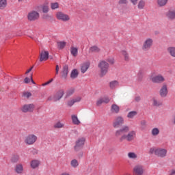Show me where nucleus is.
<instances>
[{
    "mask_svg": "<svg viewBox=\"0 0 175 175\" xmlns=\"http://www.w3.org/2000/svg\"><path fill=\"white\" fill-rule=\"evenodd\" d=\"M133 5H137V1L139 0H130Z\"/></svg>",
    "mask_w": 175,
    "mask_h": 175,
    "instance_id": "nucleus-55",
    "label": "nucleus"
},
{
    "mask_svg": "<svg viewBox=\"0 0 175 175\" xmlns=\"http://www.w3.org/2000/svg\"><path fill=\"white\" fill-rule=\"evenodd\" d=\"M58 73H59V66L56 65V67H55V75H58Z\"/></svg>",
    "mask_w": 175,
    "mask_h": 175,
    "instance_id": "nucleus-52",
    "label": "nucleus"
},
{
    "mask_svg": "<svg viewBox=\"0 0 175 175\" xmlns=\"http://www.w3.org/2000/svg\"><path fill=\"white\" fill-rule=\"evenodd\" d=\"M90 68V62H87L81 64V73H85Z\"/></svg>",
    "mask_w": 175,
    "mask_h": 175,
    "instance_id": "nucleus-20",
    "label": "nucleus"
},
{
    "mask_svg": "<svg viewBox=\"0 0 175 175\" xmlns=\"http://www.w3.org/2000/svg\"><path fill=\"white\" fill-rule=\"evenodd\" d=\"M169 0H157V4L159 8H163L167 5Z\"/></svg>",
    "mask_w": 175,
    "mask_h": 175,
    "instance_id": "nucleus-22",
    "label": "nucleus"
},
{
    "mask_svg": "<svg viewBox=\"0 0 175 175\" xmlns=\"http://www.w3.org/2000/svg\"><path fill=\"white\" fill-rule=\"evenodd\" d=\"M40 16V15L38 11L33 10L28 13L27 20H29V21H36V20H39Z\"/></svg>",
    "mask_w": 175,
    "mask_h": 175,
    "instance_id": "nucleus-11",
    "label": "nucleus"
},
{
    "mask_svg": "<svg viewBox=\"0 0 175 175\" xmlns=\"http://www.w3.org/2000/svg\"><path fill=\"white\" fill-rule=\"evenodd\" d=\"M64 95H65V91H64L62 89L59 90L55 93L54 95L49 96L48 100L52 102H58V100H61V99H62Z\"/></svg>",
    "mask_w": 175,
    "mask_h": 175,
    "instance_id": "nucleus-3",
    "label": "nucleus"
},
{
    "mask_svg": "<svg viewBox=\"0 0 175 175\" xmlns=\"http://www.w3.org/2000/svg\"><path fill=\"white\" fill-rule=\"evenodd\" d=\"M118 82L117 81H113L109 83V87L111 90H114L115 87H118Z\"/></svg>",
    "mask_w": 175,
    "mask_h": 175,
    "instance_id": "nucleus-40",
    "label": "nucleus"
},
{
    "mask_svg": "<svg viewBox=\"0 0 175 175\" xmlns=\"http://www.w3.org/2000/svg\"><path fill=\"white\" fill-rule=\"evenodd\" d=\"M31 81V83H33V84H35L33 79H32V75H30V79L28 77H26L24 80V82L25 83V84H28V83H30Z\"/></svg>",
    "mask_w": 175,
    "mask_h": 175,
    "instance_id": "nucleus-43",
    "label": "nucleus"
},
{
    "mask_svg": "<svg viewBox=\"0 0 175 175\" xmlns=\"http://www.w3.org/2000/svg\"><path fill=\"white\" fill-rule=\"evenodd\" d=\"M72 122L74 125H80V120H79V118L76 115L71 116Z\"/></svg>",
    "mask_w": 175,
    "mask_h": 175,
    "instance_id": "nucleus-25",
    "label": "nucleus"
},
{
    "mask_svg": "<svg viewBox=\"0 0 175 175\" xmlns=\"http://www.w3.org/2000/svg\"><path fill=\"white\" fill-rule=\"evenodd\" d=\"M85 144V138L84 137H81L77 139L75 142V145L74 146V150L77 152L80 151L83 147H84V144Z\"/></svg>",
    "mask_w": 175,
    "mask_h": 175,
    "instance_id": "nucleus-8",
    "label": "nucleus"
},
{
    "mask_svg": "<svg viewBox=\"0 0 175 175\" xmlns=\"http://www.w3.org/2000/svg\"><path fill=\"white\" fill-rule=\"evenodd\" d=\"M53 128H55V129H61L62 128H65V123H62L60 121H58L54 124Z\"/></svg>",
    "mask_w": 175,
    "mask_h": 175,
    "instance_id": "nucleus-23",
    "label": "nucleus"
},
{
    "mask_svg": "<svg viewBox=\"0 0 175 175\" xmlns=\"http://www.w3.org/2000/svg\"><path fill=\"white\" fill-rule=\"evenodd\" d=\"M100 51V49L98 47V46H92L89 49V53H99Z\"/></svg>",
    "mask_w": 175,
    "mask_h": 175,
    "instance_id": "nucleus-27",
    "label": "nucleus"
},
{
    "mask_svg": "<svg viewBox=\"0 0 175 175\" xmlns=\"http://www.w3.org/2000/svg\"><path fill=\"white\" fill-rule=\"evenodd\" d=\"M137 115V112L136 111H132L128 113L127 117L128 118H133Z\"/></svg>",
    "mask_w": 175,
    "mask_h": 175,
    "instance_id": "nucleus-42",
    "label": "nucleus"
},
{
    "mask_svg": "<svg viewBox=\"0 0 175 175\" xmlns=\"http://www.w3.org/2000/svg\"><path fill=\"white\" fill-rule=\"evenodd\" d=\"M150 80L152 83H154L156 84H161L165 81V77L163 75L159 74L157 75H155V72H152L150 74Z\"/></svg>",
    "mask_w": 175,
    "mask_h": 175,
    "instance_id": "nucleus-5",
    "label": "nucleus"
},
{
    "mask_svg": "<svg viewBox=\"0 0 175 175\" xmlns=\"http://www.w3.org/2000/svg\"><path fill=\"white\" fill-rule=\"evenodd\" d=\"M23 96L28 99V98H31V96H32V94H31V92H25L23 93Z\"/></svg>",
    "mask_w": 175,
    "mask_h": 175,
    "instance_id": "nucleus-46",
    "label": "nucleus"
},
{
    "mask_svg": "<svg viewBox=\"0 0 175 175\" xmlns=\"http://www.w3.org/2000/svg\"><path fill=\"white\" fill-rule=\"evenodd\" d=\"M73 99H74L75 103H77V102H80V100H81V97H77V98H73Z\"/></svg>",
    "mask_w": 175,
    "mask_h": 175,
    "instance_id": "nucleus-53",
    "label": "nucleus"
},
{
    "mask_svg": "<svg viewBox=\"0 0 175 175\" xmlns=\"http://www.w3.org/2000/svg\"><path fill=\"white\" fill-rule=\"evenodd\" d=\"M149 154H154L158 158H165L167 155V150L163 148L152 147L149 149Z\"/></svg>",
    "mask_w": 175,
    "mask_h": 175,
    "instance_id": "nucleus-2",
    "label": "nucleus"
},
{
    "mask_svg": "<svg viewBox=\"0 0 175 175\" xmlns=\"http://www.w3.org/2000/svg\"><path fill=\"white\" fill-rule=\"evenodd\" d=\"M70 53L73 57H77V54L79 53V49L77 47L71 46Z\"/></svg>",
    "mask_w": 175,
    "mask_h": 175,
    "instance_id": "nucleus-24",
    "label": "nucleus"
},
{
    "mask_svg": "<svg viewBox=\"0 0 175 175\" xmlns=\"http://www.w3.org/2000/svg\"><path fill=\"white\" fill-rule=\"evenodd\" d=\"M61 175H70V174L69 172H63Z\"/></svg>",
    "mask_w": 175,
    "mask_h": 175,
    "instance_id": "nucleus-58",
    "label": "nucleus"
},
{
    "mask_svg": "<svg viewBox=\"0 0 175 175\" xmlns=\"http://www.w3.org/2000/svg\"><path fill=\"white\" fill-rule=\"evenodd\" d=\"M66 46V42H57V49L59 50H62L65 49V46Z\"/></svg>",
    "mask_w": 175,
    "mask_h": 175,
    "instance_id": "nucleus-37",
    "label": "nucleus"
},
{
    "mask_svg": "<svg viewBox=\"0 0 175 175\" xmlns=\"http://www.w3.org/2000/svg\"><path fill=\"white\" fill-rule=\"evenodd\" d=\"M154 46V39L151 38H146L142 44V50L143 51H148Z\"/></svg>",
    "mask_w": 175,
    "mask_h": 175,
    "instance_id": "nucleus-6",
    "label": "nucleus"
},
{
    "mask_svg": "<svg viewBox=\"0 0 175 175\" xmlns=\"http://www.w3.org/2000/svg\"><path fill=\"white\" fill-rule=\"evenodd\" d=\"M120 54L124 57V61H129V54L126 51H120Z\"/></svg>",
    "mask_w": 175,
    "mask_h": 175,
    "instance_id": "nucleus-33",
    "label": "nucleus"
},
{
    "mask_svg": "<svg viewBox=\"0 0 175 175\" xmlns=\"http://www.w3.org/2000/svg\"><path fill=\"white\" fill-rule=\"evenodd\" d=\"M140 97L139 96H137V97H135V102H140Z\"/></svg>",
    "mask_w": 175,
    "mask_h": 175,
    "instance_id": "nucleus-56",
    "label": "nucleus"
},
{
    "mask_svg": "<svg viewBox=\"0 0 175 175\" xmlns=\"http://www.w3.org/2000/svg\"><path fill=\"white\" fill-rule=\"evenodd\" d=\"M128 0H119L118 5H126Z\"/></svg>",
    "mask_w": 175,
    "mask_h": 175,
    "instance_id": "nucleus-47",
    "label": "nucleus"
},
{
    "mask_svg": "<svg viewBox=\"0 0 175 175\" xmlns=\"http://www.w3.org/2000/svg\"><path fill=\"white\" fill-rule=\"evenodd\" d=\"M144 6H146V1H144V0H140L137 5L138 9L142 10V9H144Z\"/></svg>",
    "mask_w": 175,
    "mask_h": 175,
    "instance_id": "nucleus-36",
    "label": "nucleus"
},
{
    "mask_svg": "<svg viewBox=\"0 0 175 175\" xmlns=\"http://www.w3.org/2000/svg\"><path fill=\"white\" fill-rule=\"evenodd\" d=\"M77 76H79V70L77 69L72 70L70 74L71 79H76Z\"/></svg>",
    "mask_w": 175,
    "mask_h": 175,
    "instance_id": "nucleus-34",
    "label": "nucleus"
},
{
    "mask_svg": "<svg viewBox=\"0 0 175 175\" xmlns=\"http://www.w3.org/2000/svg\"><path fill=\"white\" fill-rule=\"evenodd\" d=\"M56 18L57 20H59L60 21H64V23H66L67 21H69V20H70V16H69V15L66 14H64L62 12H57Z\"/></svg>",
    "mask_w": 175,
    "mask_h": 175,
    "instance_id": "nucleus-12",
    "label": "nucleus"
},
{
    "mask_svg": "<svg viewBox=\"0 0 175 175\" xmlns=\"http://www.w3.org/2000/svg\"><path fill=\"white\" fill-rule=\"evenodd\" d=\"M14 172L16 174H23L24 173V165L22 163H18L15 165Z\"/></svg>",
    "mask_w": 175,
    "mask_h": 175,
    "instance_id": "nucleus-16",
    "label": "nucleus"
},
{
    "mask_svg": "<svg viewBox=\"0 0 175 175\" xmlns=\"http://www.w3.org/2000/svg\"><path fill=\"white\" fill-rule=\"evenodd\" d=\"M39 165H40V161L39 160H32L30 162L31 169H36V167H39Z\"/></svg>",
    "mask_w": 175,
    "mask_h": 175,
    "instance_id": "nucleus-21",
    "label": "nucleus"
},
{
    "mask_svg": "<svg viewBox=\"0 0 175 175\" xmlns=\"http://www.w3.org/2000/svg\"><path fill=\"white\" fill-rule=\"evenodd\" d=\"M42 12H43V13H48L49 12V6H43Z\"/></svg>",
    "mask_w": 175,
    "mask_h": 175,
    "instance_id": "nucleus-49",
    "label": "nucleus"
},
{
    "mask_svg": "<svg viewBox=\"0 0 175 175\" xmlns=\"http://www.w3.org/2000/svg\"><path fill=\"white\" fill-rule=\"evenodd\" d=\"M44 85H47V84H46V83L42 84V86L44 87Z\"/></svg>",
    "mask_w": 175,
    "mask_h": 175,
    "instance_id": "nucleus-61",
    "label": "nucleus"
},
{
    "mask_svg": "<svg viewBox=\"0 0 175 175\" xmlns=\"http://www.w3.org/2000/svg\"><path fill=\"white\" fill-rule=\"evenodd\" d=\"M169 175H175V169H172L168 172Z\"/></svg>",
    "mask_w": 175,
    "mask_h": 175,
    "instance_id": "nucleus-51",
    "label": "nucleus"
},
{
    "mask_svg": "<svg viewBox=\"0 0 175 175\" xmlns=\"http://www.w3.org/2000/svg\"><path fill=\"white\" fill-rule=\"evenodd\" d=\"M53 79H51V80L48 81L47 82H46L45 83L46 84V85H49V84H50V83H53Z\"/></svg>",
    "mask_w": 175,
    "mask_h": 175,
    "instance_id": "nucleus-57",
    "label": "nucleus"
},
{
    "mask_svg": "<svg viewBox=\"0 0 175 175\" xmlns=\"http://www.w3.org/2000/svg\"><path fill=\"white\" fill-rule=\"evenodd\" d=\"M35 110V105L33 104H26L21 108L23 113H32Z\"/></svg>",
    "mask_w": 175,
    "mask_h": 175,
    "instance_id": "nucleus-13",
    "label": "nucleus"
},
{
    "mask_svg": "<svg viewBox=\"0 0 175 175\" xmlns=\"http://www.w3.org/2000/svg\"><path fill=\"white\" fill-rule=\"evenodd\" d=\"M169 91L167 90V85L163 84L160 90H159V95L161 98H166L167 96Z\"/></svg>",
    "mask_w": 175,
    "mask_h": 175,
    "instance_id": "nucleus-15",
    "label": "nucleus"
},
{
    "mask_svg": "<svg viewBox=\"0 0 175 175\" xmlns=\"http://www.w3.org/2000/svg\"><path fill=\"white\" fill-rule=\"evenodd\" d=\"M107 62H109V64H110V65H113L114 62H115V60H114V58L113 57H108L107 59Z\"/></svg>",
    "mask_w": 175,
    "mask_h": 175,
    "instance_id": "nucleus-44",
    "label": "nucleus"
},
{
    "mask_svg": "<svg viewBox=\"0 0 175 175\" xmlns=\"http://www.w3.org/2000/svg\"><path fill=\"white\" fill-rule=\"evenodd\" d=\"M58 8H59V3L57 2L51 3V9H52V10H55V9H58Z\"/></svg>",
    "mask_w": 175,
    "mask_h": 175,
    "instance_id": "nucleus-39",
    "label": "nucleus"
},
{
    "mask_svg": "<svg viewBox=\"0 0 175 175\" xmlns=\"http://www.w3.org/2000/svg\"><path fill=\"white\" fill-rule=\"evenodd\" d=\"M167 53L172 58H175V46H170L167 48Z\"/></svg>",
    "mask_w": 175,
    "mask_h": 175,
    "instance_id": "nucleus-18",
    "label": "nucleus"
},
{
    "mask_svg": "<svg viewBox=\"0 0 175 175\" xmlns=\"http://www.w3.org/2000/svg\"><path fill=\"white\" fill-rule=\"evenodd\" d=\"M127 157L129 159H133V160L137 159V154H136V152H128Z\"/></svg>",
    "mask_w": 175,
    "mask_h": 175,
    "instance_id": "nucleus-26",
    "label": "nucleus"
},
{
    "mask_svg": "<svg viewBox=\"0 0 175 175\" xmlns=\"http://www.w3.org/2000/svg\"><path fill=\"white\" fill-rule=\"evenodd\" d=\"M124 124H125L124 117L122 116H118L113 120V128H120V126H122V125H124Z\"/></svg>",
    "mask_w": 175,
    "mask_h": 175,
    "instance_id": "nucleus-9",
    "label": "nucleus"
},
{
    "mask_svg": "<svg viewBox=\"0 0 175 175\" xmlns=\"http://www.w3.org/2000/svg\"><path fill=\"white\" fill-rule=\"evenodd\" d=\"M102 103H104L103 98H99V99L97 100V102H96V105H97L98 106H100V105H102Z\"/></svg>",
    "mask_w": 175,
    "mask_h": 175,
    "instance_id": "nucleus-50",
    "label": "nucleus"
},
{
    "mask_svg": "<svg viewBox=\"0 0 175 175\" xmlns=\"http://www.w3.org/2000/svg\"><path fill=\"white\" fill-rule=\"evenodd\" d=\"M33 69V66L31 67L29 70L26 71L25 75H28V73H30Z\"/></svg>",
    "mask_w": 175,
    "mask_h": 175,
    "instance_id": "nucleus-54",
    "label": "nucleus"
},
{
    "mask_svg": "<svg viewBox=\"0 0 175 175\" xmlns=\"http://www.w3.org/2000/svg\"><path fill=\"white\" fill-rule=\"evenodd\" d=\"M173 124H175V115H174V119H173Z\"/></svg>",
    "mask_w": 175,
    "mask_h": 175,
    "instance_id": "nucleus-59",
    "label": "nucleus"
},
{
    "mask_svg": "<svg viewBox=\"0 0 175 175\" xmlns=\"http://www.w3.org/2000/svg\"><path fill=\"white\" fill-rule=\"evenodd\" d=\"M100 69V76L103 77V76H106L107 72H109V63L106 61H101L98 65Z\"/></svg>",
    "mask_w": 175,
    "mask_h": 175,
    "instance_id": "nucleus-4",
    "label": "nucleus"
},
{
    "mask_svg": "<svg viewBox=\"0 0 175 175\" xmlns=\"http://www.w3.org/2000/svg\"><path fill=\"white\" fill-rule=\"evenodd\" d=\"M6 6H8V0H0V10L6 9Z\"/></svg>",
    "mask_w": 175,
    "mask_h": 175,
    "instance_id": "nucleus-30",
    "label": "nucleus"
},
{
    "mask_svg": "<svg viewBox=\"0 0 175 175\" xmlns=\"http://www.w3.org/2000/svg\"><path fill=\"white\" fill-rule=\"evenodd\" d=\"M147 127V122L146 120H141L139 123V128L141 131H144Z\"/></svg>",
    "mask_w": 175,
    "mask_h": 175,
    "instance_id": "nucleus-31",
    "label": "nucleus"
},
{
    "mask_svg": "<svg viewBox=\"0 0 175 175\" xmlns=\"http://www.w3.org/2000/svg\"><path fill=\"white\" fill-rule=\"evenodd\" d=\"M111 110L112 113H116V114H118V113H120V107L116 104H113L111 105Z\"/></svg>",
    "mask_w": 175,
    "mask_h": 175,
    "instance_id": "nucleus-29",
    "label": "nucleus"
},
{
    "mask_svg": "<svg viewBox=\"0 0 175 175\" xmlns=\"http://www.w3.org/2000/svg\"><path fill=\"white\" fill-rule=\"evenodd\" d=\"M73 105H75V100L73 98L69 100L67 102V106H69V107H72V106H73Z\"/></svg>",
    "mask_w": 175,
    "mask_h": 175,
    "instance_id": "nucleus-45",
    "label": "nucleus"
},
{
    "mask_svg": "<svg viewBox=\"0 0 175 175\" xmlns=\"http://www.w3.org/2000/svg\"><path fill=\"white\" fill-rule=\"evenodd\" d=\"M29 38H30V39H33V37L29 36Z\"/></svg>",
    "mask_w": 175,
    "mask_h": 175,
    "instance_id": "nucleus-62",
    "label": "nucleus"
},
{
    "mask_svg": "<svg viewBox=\"0 0 175 175\" xmlns=\"http://www.w3.org/2000/svg\"><path fill=\"white\" fill-rule=\"evenodd\" d=\"M102 99L104 103H109V102H110V98H109V97H104Z\"/></svg>",
    "mask_w": 175,
    "mask_h": 175,
    "instance_id": "nucleus-48",
    "label": "nucleus"
},
{
    "mask_svg": "<svg viewBox=\"0 0 175 175\" xmlns=\"http://www.w3.org/2000/svg\"><path fill=\"white\" fill-rule=\"evenodd\" d=\"M24 0H18V2H23Z\"/></svg>",
    "mask_w": 175,
    "mask_h": 175,
    "instance_id": "nucleus-60",
    "label": "nucleus"
},
{
    "mask_svg": "<svg viewBox=\"0 0 175 175\" xmlns=\"http://www.w3.org/2000/svg\"><path fill=\"white\" fill-rule=\"evenodd\" d=\"M68 73H69V67L68 66H64L63 70L62 71V79L64 80L68 77Z\"/></svg>",
    "mask_w": 175,
    "mask_h": 175,
    "instance_id": "nucleus-19",
    "label": "nucleus"
},
{
    "mask_svg": "<svg viewBox=\"0 0 175 175\" xmlns=\"http://www.w3.org/2000/svg\"><path fill=\"white\" fill-rule=\"evenodd\" d=\"M75 94V89H70L66 92V98H69V96H71V95H73Z\"/></svg>",
    "mask_w": 175,
    "mask_h": 175,
    "instance_id": "nucleus-41",
    "label": "nucleus"
},
{
    "mask_svg": "<svg viewBox=\"0 0 175 175\" xmlns=\"http://www.w3.org/2000/svg\"><path fill=\"white\" fill-rule=\"evenodd\" d=\"M151 133L152 136H158L159 135V129L154 128L151 131Z\"/></svg>",
    "mask_w": 175,
    "mask_h": 175,
    "instance_id": "nucleus-38",
    "label": "nucleus"
},
{
    "mask_svg": "<svg viewBox=\"0 0 175 175\" xmlns=\"http://www.w3.org/2000/svg\"><path fill=\"white\" fill-rule=\"evenodd\" d=\"M152 105L153 106H155L156 107H158L159 106H162V101L155 98H153L152 99Z\"/></svg>",
    "mask_w": 175,
    "mask_h": 175,
    "instance_id": "nucleus-28",
    "label": "nucleus"
},
{
    "mask_svg": "<svg viewBox=\"0 0 175 175\" xmlns=\"http://www.w3.org/2000/svg\"><path fill=\"white\" fill-rule=\"evenodd\" d=\"M130 129L129 126H123L120 129L116 131L115 135L116 137L121 136L120 142H124V140L133 142L136 137V131L134 130L129 131Z\"/></svg>",
    "mask_w": 175,
    "mask_h": 175,
    "instance_id": "nucleus-1",
    "label": "nucleus"
},
{
    "mask_svg": "<svg viewBox=\"0 0 175 175\" xmlns=\"http://www.w3.org/2000/svg\"><path fill=\"white\" fill-rule=\"evenodd\" d=\"M165 16L168 20H175V10L170 9L165 13Z\"/></svg>",
    "mask_w": 175,
    "mask_h": 175,
    "instance_id": "nucleus-17",
    "label": "nucleus"
},
{
    "mask_svg": "<svg viewBox=\"0 0 175 175\" xmlns=\"http://www.w3.org/2000/svg\"><path fill=\"white\" fill-rule=\"evenodd\" d=\"M19 160H20V156L17 154L13 155L11 157V162L12 163H17V162H18Z\"/></svg>",
    "mask_w": 175,
    "mask_h": 175,
    "instance_id": "nucleus-35",
    "label": "nucleus"
},
{
    "mask_svg": "<svg viewBox=\"0 0 175 175\" xmlns=\"http://www.w3.org/2000/svg\"><path fill=\"white\" fill-rule=\"evenodd\" d=\"M38 140V136L34 134H29L27 136L25 137V143L27 146H32V144H35Z\"/></svg>",
    "mask_w": 175,
    "mask_h": 175,
    "instance_id": "nucleus-7",
    "label": "nucleus"
},
{
    "mask_svg": "<svg viewBox=\"0 0 175 175\" xmlns=\"http://www.w3.org/2000/svg\"><path fill=\"white\" fill-rule=\"evenodd\" d=\"M133 175H144V167L140 164L135 165L133 168Z\"/></svg>",
    "mask_w": 175,
    "mask_h": 175,
    "instance_id": "nucleus-10",
    "label": "nucleus"
},
{
    "mask_svg": "<svg viewBox=\"0 0 175 175\" xmlns=\"http://www.w3.org/2000/svg\"><path fill=\"white\" fill-rule=\"evenodd\" d=\"M70 166L73 167L74 169H76V167H79V161L74 159L70 161Z\"/></svg>",
    "mask_w": 175,
    "mask_h": 175,
    "instance_id": "nucleus-32",
    "label": "nucleus"
},
{
    "mask_svg": "<svg viewBox=\"0 0 175 175\" xmlns=\"http://www.w3.org/2000/svg\"><path fill=\"white\" fill-rule=\"evenodd\" d=\"M49 54L50 53H49V52L44 49L40 51V62L47 61V59H49Z\"/></svg>",
    "mask_w": 175,
    "mask_h": 175,
    "instance_id": "nucleus-14",
    "label": "nucleus"
}]
</instances>
